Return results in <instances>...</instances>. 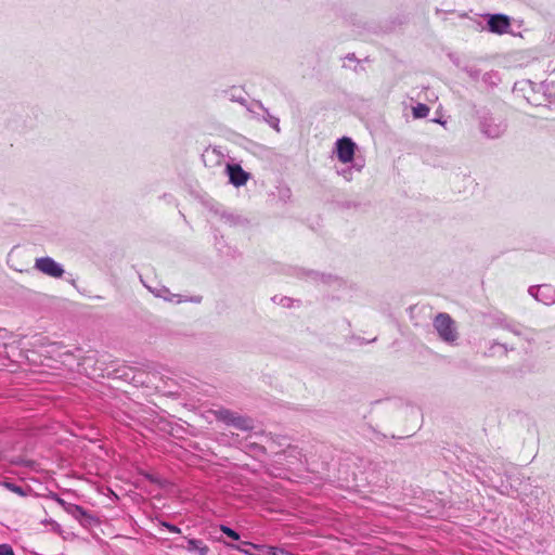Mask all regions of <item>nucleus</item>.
Listing matches in <instances>:
<instances>
[{"instance_id":"f257e3e1","label":"nucleus","mask_w":555,"mask_h":555,"mask_svg":"<svg viewBox=\"0 0 555 555\" xmlns=\"http://www.w3.org/2000/svg\"><path fill=\"white\" fill-rule=\"evenodd\" d=\"M268 439L261 426L256 425L251 418L245 417V455L259 462V467H250L245 463V469L257 472L259 468H264L268 474L283 478L285 473L282 468L271 469L266 465L267 452L263 442Z\"/></svg>"},{"instance_id":"f03ea898","label":"nucleus","mask_w":555,"mask_h":555,"mask_svg":"<svg viewBox=\"0 0 555 555\" xmlns=\"http://www.w3.org/2000/svg\"><path fill=\"white\" fill-rule=\"evenodd\" d=\"M475 116L478 120L480 132L488 139H499L507 130L506 119L501 115L492 113L487 107L476 108Z\"/></svg>"},{"instance_id":"7ed1b4c3","label":"nucleus","mask_w":555,"mask_h":555,"mask_svg":"<svg viewBox=\"0 0 555 555\" xmlns=\"http://www.w3.org/2000/svg\"><path fill=\"white\" fill-rule=\"evenodd\" d=\"M433 325L442 341L453 344L457 339L459 335L455 323L448 313H438L434 319Z\"/></svg>"},{"instance_id":"20e7f679","label":"nucleus","mask_w":555,"mask_h":555,"mask_svg":"<svg viewBox=\"0 0 555 555\" xmlns=\"http://www.w3.org/2000/svg\"><path fill=\"white\" fill-rule=\"evenodd\" d=\"M34 268L36 270H38L39 272H41L48 276L55 278V279L62 278L64 274V269H63L62 264L56 262L51 257L37 258L35 260Z\"/></svg>"},{"instance_id":"39448f33","label":"nucleus","mask_w":555,"mask_h":555,"mask_svg":"<svg viewBox=\"0 0 555 555\" xmlns=\"http://www.w3.org/2000/svg\"><path fill=\"white\" fill-rule=\"evenodd\" d=\"M337 158L343 164H349V162H354L356 157V143L348 137H343L338 139L335 143Z\"/></svg>"},{"instance_id":"423d86ee","label":"nucleus","mask_w":555,"mask_h":555,"mask_svg":"<svg viewBox=\"0 0 555 555\" xmlns=\"http://www.w3.org/2000/svg\"><path fill=\"white\" fill-rule=\"evenodd\" d=\"M487 18V29L496 35L507 34L511 27V18L502 13L485 14Z\"/></svg>"},{"instance_id":"0eeeda50","label":"nucleus","mask_w":555,"mask_h":555,"mask_svg":"<svg viewBox=\"0 0 555 555\" xmlns=\"http://www.w3.org/2000/svg\"><path fill=\"white\" fill-rule=\"evenodd\" d=\"M528 293L544 305L555 304V287L550 284L530 286Z\"/></svg>"},{"instance_id":"6e6552de","label":"nucleus","mask_w":555,"mask_h":555,"mask_svg":"<svg viewBox=\"0 0 555 555\" xmlns=\"http://www.w3.org/2000/svg\"><path fill=\"white\" fill-rule=\"evenodd\" d=\"M245 555H294L291 552L267 545H257L245 541Z\"/></svg>"},{"instance_id":"1a4fd4ad","label":"nucleus","mask_w":555,"mask_h":555,"mask_svg":"<svg viewBox=\"0 0 555 555\" xmlns=\"http://www.w3.org/2000/svg\"><path fill=\"white\" fill-rule=\"evenodd\" d=\"M301 275L315 284L340 285V279L333 274L321 273V272L313 271V270H309V271L302 270Z\"/></svg>"},{"instance_id":"9d476101","label":"nucleus","mask_w":555,"mask_h":555,"mask_svg":"<svg viewBox=\"0 0 555 555\" xmlns=\"http://www.w3.org/2000/svg\"><path fill=\"white\" fill-rule=\"evenodd\" d=\"M292 195L291 188L284 182H279L274 190L269 193L270 201L281 205L289 203Z\"/></svg>"},{"instance_id":"9b49d317","label":"nucleus","mask_w":555,"mask_h":555,"mask_svg":"<svg viewBox=\"0 0 555 555\" xmlns=\"http://www.w3.org/2000/svg\"><path fill=\"white\" fill-rule=\"evenodd\" d=\"M548 106L555 107V70L539 86Z\"/></svg>"},{"instance_id":"f8f14e48","label":"nucleus","mask_w":555,"mask_h":555,"mask_svg":"<svg viewBox=\"0 0 555 555\" xmlns=\"http://www.w3.org/2000/svg\"><path fill=\"white\" fill-rule=\"evenodd\" d=\"M349 166L336 170L337 175L343 177L347 182L353 180L354 172L359 173L362 171V169L365 167V159L361 156H358L354 162H349Z\"/></svg>"},{"instance_id":"ddd939ff","label":"nucleus","mask_w":555,"mask_h":555,"mask_svg":"<svg viewBox=\"0 0 555 555\" xmlns=\"http://www.w3.org/2000/svg\"><path fill=\"white\" fill-rule=\"evenodd\" d=\"M202 159L206 167L214 168L223 164L224 155L217 147H207L202 154Z\"/></svg>"},{"instance_id":"4468645a","label":"nucleus","mask_w":555,"mask_h":555,"mask_svg":"<svg viewBox=\"0 0 555 555\" xmlns=\"http://www.w3.org/2000/svg\"><path fill=\"white\" fill-rule=\"evenodd\" d=\"M157 297L158 298H163L164 300L166 301H169V302H177V304H181V302H185V301H192V302H201L202 298L199 296H196V297H192L190 299H188L186 297L182 296V295H179V294H172L167 287L165 286H158L157 287Z\"/></svg>"},{"instance_id":"2eb2a0df","label":"nucleus","mask_w":555,"mask_h":555,"mask_svg":"<svg viewBox=\"0 0 555 555\" xmlns=\"http://www.w3.org/2000/svg\"><path fill=\"white\" fill-rule=\"evenodd\" d=\"M225 170L232 184L235 186L243 185V168L240 165L227 164Z\"/></svg>"},{"instance_id":"dca6fc26","label":"nucleus","mask_w":555,"mask_h":555,"mask_svg":"<svg viewBox=\"0 0 555 555\" xmlns=\"http://www.w3.org/2000/svg\"><path fill=\"white\" fill-rule=\"evenodd\" d=\"M184 547L189 552L198 553V555H207L209 552L208 546L202 540L197 539H189Z\"/></svg>"},{"instance_id":"f3484780","label":"nucleus","mask_w":555,"mask_h":555,"mask_svg":"<svg viewBox=\"0 0 555 555\" xmlns=\"http://www.w3.org/2000/svg\"><path fill=\"white\" fill-rule=\"evenodd\" d=\"M57 502L64 506L65 511L68 514H70L72 516H74L77 519L85 517L87 515L86 509L79 505L65 503V501L62 499H57Z\"/></svg>"},{"instance_id":"a211bd4d","label":"nucleus","mask_w":555,"mask_h":555,"mask_svg":"<svg viewBox=\"0 0 555 555\" xmlns=\"http://www.w3.org/2000/svg\"><path fill=\"white\" fill-rule=\"evenodd\" d=\"M245 108L251 117L261 120L262 114L267 113V108L259 101H251L248 105L245 104Z\"/></svg>"},{"instance_id":"6ab92c4d","label":"nucleus","mask_w":555,"mask_h":555,"mask_svg":"<svg viewBox=\"0 0 555 555\" xmlns=\"http://www.w3.org/2000/svg\"><path fill=\"white\" fill-rule=\"evenodd\" d=\"M481 81L483 82V85L486 87L492 89L500 83L501 78H500V75L498 72L490 70V72H487L483 75H481Z\"/></svg>"},{"instance_id":"aec40b11","label":"nucleus","mask_w":555,"mask_h":555,"mask_svg":"<svg viewBox=\"0 0 555 555\" xmlns=\"http://www.w3.org/2000/svg\"><path fill=\"white\" fill-rule=\"evenodd\" d=\"M219 418L222 420L227 424H232L234 426L241 427L242 420L238 416H235L229 410H221L219 412Z\"/></svg>"},{"instance_id":"412c9836","label":"nucleus","mask_w":555,"mask_h":555,"mask_svg":"<svg viewBox=\"0 0 555 555\" xmlns=\"http://www.w3.org/2000/svg\"><path fill=\"white\" fill-rule=\"evenodd\" d=\"M435 498V506L434 507H430L428 509L429 513H434L435 515L437 516H444V509L448 505V502H446L443 499H440L436 495H434Z\"/></svg>"},{"instance_id":"4be33fe9","label":"nucleus","mask_w":555,"mask_h":555,"mask_svg":"<svg viewBox=\"0 0 555 555\" xmlns=\"http://www.w3.org/2000/svg\"><path fill=\"white\" fill-rule=\"evenodd\" d=\"M261 120L266 121L271 128L280 132V119L276 116L271 115L268 109L267 113L262 114Z\"/></svg>"},{"instance_id":"5701e85b","label":"nucleus","mask_w":555,"mask_h":555,"mask_svg":"<svg viewBox=\"0 0 555 555\" xmlns=\"http://www.w3.org/2000/svg\"><path fill=\"white\" fill-rule=\"evenodd\" d=\"M3 486H4L8 490H10V491H11V492H13V493H16V494H17V495H20V496H25V495H27V492H28V490H29V488H28V487H26V488H25V487H22V486L15 485V483H13V482H8V481H5V482L3 483Z\"/></svg>"},{"instance_id":"b1692460","label":"nucleus","mask_w":555,"mask_h":555,"mask_svg":"<svg viewBox=\"0 0 555 555\" xmlns=\"http://www.w3.org/2000/svg\"><path fill=\"white\" fill-rule=\"evenodd\" d=\"M495 347H500V348H502V349H503V354H504V356H506L508 351L514 350V348H513V347H511V348H509L506 344H501V343H499V341H496V340H491V341H490V346H489L488 351H487V353H486V354H487V356H494V354H495V352H494V348H495Z\"/></svg>"},{"instance_id":"393cba45","label":"nucleus","mask_w":555,"mask_h":555,"mask_svg":"<svg viewBox=\"0 0 555 555\" xmlns=\"http://www.w3.org/2000/svg\"><path fill=\"white\" fill-rule=\"evenodd\" d=\"M504 330L512 332L516 336H524L526 328L519 323L511 322L504 323Z\"/></svg>"},{"instance_id":"a878e982","label":"nucleus","mask_w":555,"mask_h":555,"mask_svg":"<svg viewBox=\"0 0 555 555\" xmlns=\"http://www.w3.org/2000/svg\"><path fill=\"white\" fill-rule=\"evenodd\" d=\"M429 107L428 105L424 103H418L416 106L413 107V116L415 118H425L429 114Z\"/></svg>"},{"instance_id":"bb28decb","label":"nucleus","mask_w":555,"mask_h":555,"mask_svg":"<svg viewBox=\"0 0 555 555\" xmlns=\"http://www.w3.org/2000/svg\"><path fill=\"white\" fill-rule=\"evenodd\" d=\"M462 70L464 73L467 74V76L473 80V81H478L480 78H481V72L479 68H477L476 66H464L462 68Z\"/></svg>"},{"instance_id":"cd10ccee","label":"nucleus","mask_w":555,"mask_h":555,"mask_svg":"<svg viewBox=\"0 0 555 555\" xmlns=\"http://www.w3.org/2000/svg\"><path fill=\"white\" fill-rule=\"evenodd\" d=\"M272 301L282 307L289 308L293 305L294 299L287 296L275 295L272 298Z\"/></svg>"},{"instance_id":"c85d7f7f","label":"nucleus","mask_w":555,"mask_h":555,"mask_svg":"<svg viewBox=\"0 0 555 555\" xmlns=\"http://www.w3.org/2000/svg\"><path fill=\"white\" fill-rule=\"evenodd\" d=\"M526 83L531 88V91L533 92V96L526 95L527 101H528L530 104L535 105V106L541 105V102H539V101H538V99H537V96H535V95H537V93H538V92L535 91V87H537V85H535V83H533V82H531V81H527Z\"/></svg>"},{"instance_id":"c756f323","label":"nucleus","mask_w":555,"mask_h":555,"mask_svg":"<svg viewBox=\"0 0 555 555\" xmlns=\"http://www.w3.org/2000/svg\"><path fill=\"white\" fill-rule=\"evenodd\" d=\"M221 531L224 532L233 541L240 540V534L227 526H221Z\"/></svg>"},{"instance_id":"7c9ffc66","label":"nucleus","mask_w":555,"mask_h":555,"mask_svg":"<svg viewBox=\"0 0 555 555\" xmlns=\"http://www.w3.org/2000/svg\"><path fill=\"white\" fill-rule=\"evenodd\" d=\"M0 555H15V553L10 544L3 543L0 544Z\"/></svg>"},{"instance_id":"2f4dec72","label":"nucleus","mask_w":555,"mask_h":555,"mask_svg":"<svg viewBox=\"0 0 555 555\" xmlns=\"http://www.w3.org/2000/svg\"><path fill=\"white\" fill-rule=\"evenodd\" d=\"M339 206L343 209H350V208H359L361 206L360 203L351 202V201H345L339 204Z\"/></svg>"},{"instance_id":"473e14b6","label":"nucleus","mask_w":555,"mask_h":555,"mask_svg":"<svg viewBox=\"0 0 555 555\" xmlns=\"http://www.w3.org/2000/svg\"><path fill=\"white\" fill-rule=\"evenodd\" d=\"M504 323H511L509 321H507V319L505 317H498L495 318V324L502 328H504Z\"/></svg>"},{"instance_id":"72a5a7b5","label":"nucleus","mask_w":555,"mask_h":555,"mask_svg":"<svg viewBox=\"0 0 555 555\" xmlns=\"http://www.w3.org/2000/svg\"><path fill=\"white\" fill-rule=\"evenodd\" d=\"M166 527L169 529L170 532L179 533L180 529L175 525L167 524Z\"/></svg>"},{"instance_id":"f704fd0d","label":"nucleus","mask_w":555,"mask_h":555,"mask_svg":"<svg viewBox=\"0 0 555 555\" xmlns=\"http://www.w3.org/2000/svg\"><path fill=\"white\" fill-rule=\"evenodd\" d=\"M346 59L349 60V61H352V62H359L358 59L356 57V54L354 53H349L346 55Z\"/></svg>"},{"instance_id":"c9c22d12","label":"nucleus","mask_w":555,"mask_h":555,"mask_svg":"<svg viewBox=\"0 0 555 555\" xmlns=\"http://www.w3.org/2000/svg\"><path fill=\"white\" fill-rule=\"evenodd\" d=\"M286 457V452L276 453V461H282Z\"/></svg>"},{"instance_id":"e433bc0d","label":"nucleus","mask_w":555,"mask_h":555,"mask_svg":"<svg viewBox=\"0 0 555 555\" xmlns=\"http://www.w3.org/2000/svg\"><path fill=\"white\" fill-rule=\"evenodd\" d=\"M147 288L150 289V292H151L154 296H156V297H157V287L152 288V287H150V286H149Z\"/></svg>"},{"instance_id":"4c0bfd02","label":"nucleus","mask_w":555,"mask_h":555,"mask_svg":"<svg viewBox=\"0 0 555 555\" xmlns=\"http://www.w3.org/2000/svg\"><path fill=\"white\" fill-rule=\"evenodd\" d=\"M250 179V173L245 171V183Z\"/></svg>"},{"instance_id":"58836bf2","label":"nucleus","mask_w":555,"mask_h":555,"mask_svg":"<svg viewBox=\"0 0 555 555\" xmlns=\"http://www.w3.org/2000/svg\"><path fill=\"white\" fill-rule=\"evenodd\" d=\"M442 11L440 9H436V13L439 14L441 13Z\"/></svg>"}]
</instances>
